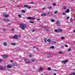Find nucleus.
<instances>
[{
	"mask_svg": "<svg viewBox=\"0 0 75 75\" xmlns=\"http://www.w3.org/2000/svg\"><path fill=\"white\" fill-rule=\"evenodd\" d=\"M30 4H34V3H33V2H31V3H30Z\"/></svg>",
	"mask_w": 75,
	"mask_h": 75,
	"instance_id": "e2e57ef3",
	"label": "nucleus"
},
{
	"mask_svg": "<svg viewBox=\"0 0 75 75\" xmlns=\"http://www.w3.org/2000/svg\"><path fill=\"white\" fill-rule=\"evenodd\" d=\"M54 75H56V73L54 74Z\"/></svg>",
	"mask_w": 75,
	"mask_h": 75,
	"instance_id": "338daca9",
	"label": "nucleus"
},
{
	"mask_svg": "<svg viewBox=\"0 0 75 75\" xmlns=\"http://www.w3.org/2000/svg\"><path fill=\"white\" fill-rule=\"evenodd\" d=\"M73 31H74V33H75V30H74Z\"/></svg>",
	"mask_w": 75,
	"mask_h": 75,
	"instance_id": "774afa93",
	"label": "nucleus"
},
{
	"mask_svg": "<svg viewBox=\"0 0 75 75\" xmlns=\"http://www.w3.org/2000/svg\"><path fill=\"white\" fill-rule=\"evenodd\" d=\"M24 61L26 62V63H28V64H29L30 62V61L28 59H25L24 60Z\"/></svg>",
	"mask_w": 75,
	"mask_h": 75,
	"instance_id": "f03ea898",
	"label": "nucleus"
},
{
	"mask_svg": "<svg viewBox=\"0 0 75 75\" xmlns=\"http://www.w3.org/2000/svg\"><path fill=\"white\" fill-rule=\"evenodd\" d=\"M58 31H59V32H62V29H58Z\"/></svg>",
	"mask_w": 75,
	"mask_h": 75,
	"instance_id": "dca6fc26",
	"label": "nucleus"
},
{
	"mask_svg": "<svg viewBox=\"0 0 75 75\" xmlns=\"http://www.w3.org/2000/svg\"><path fill=\"white\" fill-rule=\"evenodd\" d=\"M47 41V42H49V44H52V42H50V41H51V40H50V39H48Z\"/></svg>",
	"mask_w": 75,
	"mask_h": 75,
	"instance_id": "f8f14e48",
	"label": "nucleus"
},
{
	"mask_svg": "<svg viewBox=\"0 0 75 75\" xmlns=\"http://www.w3.org/2000/svg\"><path fill=\"white\" fill-rule=\"evenodd\" d=\"M63 15H66V13H63Z\"/></svg>",
	"mask_w": 75,
	"mask_h": 75,
	"instance_id": "de8ad7c7",
	"label": "nucleus"
},
{
	"mask_svg": "<svg viewBox=\"0 0 75 75\" xmlns=\"http://www.w3.org/2000/svg\"><path fill=\"white\" fill-rule=\"evenodd\" d=\"M12 66L11 65H8L7 66V68H11Z\"/></svg>",
	"mask_w": 75,
	"mask_h": 75,
	"instance_id": "39448f33",
	"label": "nucleus"
},
{
	"mask_svg": "<svg viewBox=\"0 0 75 75\" xmlns=\"http://www.w3.org/2000/svg\"><path fill=\"white\" fill-rule=\"evenodd\" d=\"M51 21H52V22H54V21H55L53 19H51Z\"/></svg>",
	"mask_w": 75,
	"mask_h": 75,
	"instance_id": "2f4dec72",
	"label": "nucleus"
},
{
	"mask_svg": "<svg viewBox=\"0 0 75 75\" xmlns=\"http://www.w3.org/2000/svg\"><path fill=\"white\" fill-rule=\"evenodd\" d=\"M28 8H31V6H28Z\"/></svg>",
	"mask_w": 75,
	"mask_h": 75,
	"instance_id": "72a5a7b5",
	"label": "nucleus"
},
{
	"mask_svg": "<svg viewBox=\"0 0 75 75\" xmlns=\"http://www.w3.org/2000/svg\"><path fill=\"white\" fill-rule=\"evenodd\" d=\"M51 57V55L50 54H47V58H48V57Z\"/></svg>",
	"mask_w": 75,
	"mask_h": 75,
	"instance_id": "4be33fe9",
	"label": "nucleus"
},
{
	"mask_svg": "<svg viewBox=\"0 0 75 75\" xmlns=\"http://www.w3.org/2000/svg\"><path fill=\"white\" fill-rule=\"evenodd\" d=\"M20 37H21V36H20V35H19L18 36V38H20Z\"/></svg>",
	"mask_w": 75,
	"mask_h": 75,
	"instance_id": "5fc2aeb1",
	"label": "nucleus"
},
{
	"mask_svg": "<svg viewBox=\"0 0 75 75\" xmlns=\"http://www.w3.org/2000/svg\"><path fill=\"white\" fill-rule=\"evenodd\" d=\"M68 60H66L64 61H62V64H65V63L68 62Z\"/></svg>",
	"mask_w": 75,
	"mask_h": 75,
	"instance_id": "20e7f679",
	"label": "nucleus"
},
{
	"mask_svg": "<svg viewBox=\"0 0 75 75\" xmlns=\"http://www.w3.org/2000/svg\"><path fill=\"white\" fill-rule=\"evenodd\" d=\"M42 10H45V8H42Z\"/></svg>",
	"mask_w": 75,
	"mask_h": 75,
	"instance_id": "6e6d98bb",
	"label": "nucleus"
},
{
	"mask_svg": "<svg viewBox=\"0 0 75 75\" xmlns=\"http://www.w3.org/2000/svg\"><path fill=\"white\" fill-rule=\"evenodd\" d=\"M58 53H59V54H62V52H58Z\"/></svg>",
	"mask_w": 75,
	"mask_h": 75,
	"instance_id": "ea45409f",
	"label": "nucleus"
},
{
	"mask_svg": "<svg viewBox=\"0 0 75 75\" xmlns=\"http://www.w3.org/2000/svg\"><path fill=\"white\" fill-rule=\"evenodd\" d=\"M74 0H71L70 1H71V2H73L74 1Z\"/></svg>",
	"mask_w": 75,
	"mask_h": 75,
	"instance_id": "8fccbe9b",
	"label": "nucleus"
},
{
	"mask_svg": "<svg viewBox=\"0 0 75 75\" xmlns=\"http://www.w3.org/2000/svg\"><path fill=\"white\" fill-rule=\"evenodd\" d=\"M70 75H75V73H71L70 74Z\"/></svg>",
	"mask_w": 75,
	"mask_h": 75,
	"instance_id": "6ab92c4d",
	"label": "nucleus"
},
{
	"mask_svg": "<svg viewBox=\"0 0 75 75\" xmlns=\"http://www.w3.org/2000/svg\"><path fill=\"white\" fill-rule=\"evenodd\" d=\"M44 29L46 31H47V32H49V30H48V29L47 28H44Z\"/></svg>",
	"mask_w": 75,
	"mask_h": 75,
	"instance_id": "1a4fd4ad",
	"label": "nucleus"
},
{
	"mask_svg": "<svg viewBox=\"0 0 75 75\" xmlns=\"http://www.w3.org/2000/svg\"><path fill=\"white\" fill-rule=\"evenodd\" d=\"M43 70V68L42 67H40L39 70V71H41Z\"/></svg>",
	"mask_w": 75,
	"mask_h": 75,
	"instance_id": "f3484780",
	"label": "nucleus"
},
{
	"mask_svg": "<svg viewBox=\"0 0 75 75\" xmlns=\"http://www.w3.org/2000/svg\"><path fill=\"white\" fill-rule=\"evenodd\" d=\"M54 48H55V47H54V46H51V47H50L49 48H50V49H54Z\"/></svg>",
	"mask_w": 75,
	"mask_h": 75,
	"instance_id": "412c9836",
	"label": "nucleus"
},
{
	"mask_svg": "<svg viewBox=\"0 0 75 75\" xmlns=\"http://www.w3.org/2000/svg\"><path fill=\"white\" fill-rule=\"evenodd\" d=\"M33 48H36V47H35V46H34L33 47Z\"/></svg>",
	"mask_w": 75,
	"mask_h": 75,
	"instance_id": "0e129e2a",
	"label": "nucleus"
},
{
	"mask_svg": "<svg viewBox=\"0 0 75 75\" xmlns=\"http://www.w3.org/2000/svg\"><path fill=\"white\" fill-rule=\"evenodd\" d=\"M27 19L28 20H34L35 19V18H33L32 17H29L27 18Z\"/></svg>",
	"mask_w": 75,
	"mask_h": 75,
	"instance_id": "7ed1b4c3",
	"label": "nucleus"
},
{
	"mask_svg": "<svg viewBox=\"0 0 75 75\" xmlns=\"http://www.w3.org/2000/svg\"><path fill=\"white\" fill-rule=\"evenodd\" d=\"M13 38H14V39H18V37H17V35H15L14 37H13Z\"/></svg>",
	"mask_w": 75,
	"mask_h": 75,
	"instance_id": "0eeeda50",
	"label": "nucleus"
},
{
	"mask_svg": "<svg viewBox=\"0 0 75 75\" xmlns=\"http://www.w3.org/2000/svg\"><path fill=\"white\" fill-rule=\"evenodd\" d=\"M48 8L49 9H51V8H52V7L51 6H50V7H49Z\"/></svg>",
	"mask_w": 75,
	"mask_h": 75,
	"instance_id": "a19ab883",
	"label": "nucleus"
},
{
	"mask_svg": "<svg viewBox=\"0 0 75 75\" xmlns=\"http://www.w3.org/2000/svg\"><path fill=\"white\" fill-rule=\"evenodd\" d=\"M59 21H57V25H59Z\"/></svg>",
	"mask_w": 75,
	"mask_h": 75,
	"instance_id": "bb28decb",
	"label": "nucleus"
},
{
	"mask_svg": "<svg viewBox=\"0 0 75 75\" xmlns=\"http://www.w3.org/2000/svg\"><path fill=\"white\" fill-rule=\"evenodd\" d=\"M11 45H13V46H14L16 45V43H11Z\"/></svg>",
	"mask_w": 75,
	"mask_h": 75,
	"instance_id": "a211bd4d",
	"label": "nucleus"
},
{
	"mask_svg": "<svg viewBox=\"0 0 75 75\" xmlns=\"http://www.w3.org/2000/svg\"><path fill=\"white\" fill-rule=\"evenodd\" d=\"M8 16H9V15H6L5 16V17L7 18V17H8Z\"/></svg>",
	"mask_w": 75,
	"mask_h": 75,
	"instance_id": "c85d7f7f",
	"label": "nucleus"
},
{
	"mask_svg": "<svg viewBox=\"0 0 75 75\" xmlns=\"http://www.w3.org/2000/svg\"><path fill=\"white\" fill-rule=\"evenodd\" d=\"M20 27L23 30L25 29V28L26 27V26H25V25L24 24H20Z\"/></svg>",
	"mask_w": 75,
	"mask_h": 75,
	"instance_id": "f257e3e1",
	"label": "nucleus"
},
{
	"mask_svg": "<svg viewBox=\"0 0 75 75\" xmlns=\"http://www.w3.org/2000/svg\"><path fill=\"white\" fill-rule=\"evenodd\" d=\"M65 47H68V45H65Z\"/></svg>",
	"mask_w": 75,
	"mask_h": 75,
	"instance_id": "37998d69",
	"label": "nucleus"
},
{
	"mask_svg": "<svg viewBox=\"0 0 75 75\" xmlns=\"http://www.w3.org/2000/svg\"><path fill=\"white\" fill-rule=\"evenodd\" d=\"M22 5H21V6H18V7H22Z\"/></svg>",
	"mask_w": 75,
	"mask_h": 75,
	"instance_id": "864d4df0",
	"label": "nucleus"
},
{
	"mask_svg": "<svg viewBox=\"0 0 75 75\" xmlns=\"http://www.w3.org/2000/svg\"><path fill=\"white\" fill-rule=\"evenodd\" d=\"M54 44H56V43H57V42H56V41H54Z\"/></svg>",
	"mask_w": 75,
	"mask_h": 75,
	"instance_id": "3c124183",
	"label": "nucleus"
},
{
	"mask_svg": "<svg viewBox=\"0 0 75 75\" xmlns=\"http://www.w3.org/2000/svg\"><path fill=\"white\" fill-rule=\"evenodd\" d=\"M68 51V52H69V51H71V49H69L68 50H67Z\"/></svg>",
	"mask_w": 75,
	"mask_h": 75,
	"instance_id": "4c0bfd02",
	"label": "nucleus"
},
{
	"mask_svg": "<svg viewBox=\"0 0 75 75\" xmlns=\"http://www.w3.org/2000/svg\"><path fill=\"white\" fill-rule=\"evenodd\" d=\"M41 16L42 17L45 16H46V14L45 13H42L41 14Z\"/></svg>",
	"mask_w": 75,
	"mask_h": 75,
	"instance_id": "9b49d317",
	"label": "nucleus"
},
{
	"mask_svg": "<svg viewBox=\"0 0 75 75\" xmlns=\"http://www.w3.org/2000/svg\"><path fill=\"white\" fill-rule=\"evenodd\" d=\"M11 62H13V60H11Z\"/></svg>",
	"mask_w": 75,
	"mask_h": 75,
	"instance_id": "4d7b16f0",
	"label": "nucleus"
},
{
	"mask_svg": "<svg viewBox=\"0 0 75 75\" xmlns=\"http://www.w3.org/2000/svg\"><path fill=\"white\" fill-rule=\"evenodd\" d=\"M61 48H62V49L64 48V46H62L61 47Z\"/></svg>",
	"mask_w": 75,
	"mask_h": 75,
	"instance_id": "a18cd8bd",
	"label": "nucleus"
},
{
	"mask_svg": "<svg viewBox=\"0 0 75 75\" xmlns=\"http://www.w3.org/2000/svg\"><path fill=\"white\" fill-rule=\"evenodd\" d=\"M32 62H34V61H35V60H34V59H32Z\"/></svg>",
	"mask_w": 75,
	"mask_h": 75,
	"instance_id": "473e14b6",
	"label": "nucleus"
},
{
	"mask_svg": "<svg viewBox=\"0 0 75 75\" xmlns=\"http://www.w3.org/2000/svg\"><path fill=\"white\" fill-rule=\"evenodd\" d=\"M69 11H70L68 9H67V11H65V13H69Z\"/></svg>",
	"mask_w": 75,
	"mask_h": 75,
	"instance_id": "ddd939ff",
	"label": "nucleus"
},
{
	"mask_svg": "<svg viewBox=\"0 0 75 75\" xmlns=\"http://www.w3.org/2000/svg\"><path fill=\"white\" fill-rule=\"evenodd\" d=\"M18 16L19 17V18H21V14H18Z\"/></svg>",
	"mask_w": 75,
	"mask_h": 75,
	"instance_id": "a878e982",
	"label": "nucleus"
},
{
	"mask_svg": "<svg viewBox=\"0 0 75 75\" xmlns=\"http://www.w3.org/2000/svg\"><path fill=\"white\" fill-rule=\"evenodd\" d=\"M3 20L4 21H8V19L7 18H4V19Z\"/></svg>",
	"mask_w": 75,
	"mask_h": 75,
	"instance_id": "9d476101",
	"label": "nucleus"
},
{
	"mask_svg": "<svg viewBox=\"0 0 75 75\" xmlns=\"http://www.w3.org/2000/svg\"><path fill=\"white\" fill-rule=\"evenodd\" d=\"M6 14L4 13V17L6 16Z\"/></svg>",
	"mask_w": 75,
	"mask_h": 75,
	"instance_id": "c03bdc74",
	"label": "nucleus"
},
{
	"mask_svg": "<svg viewBox=\"0 0 75 75\" xmlns=\"http://www.w3.org/2000/svg\"><path fill=\"white\" fill-rule=\"evenodd\" d=\"M2 31H6V29L4 28H3L2 29Z\"/></svg>",
	"mask_w": 75,
	"mask_h": 75,
	"instance_id": "e433bc0d",
	"label": "nucleus"
},
{
	"mask_svg": "<svg viewBox=\"0 0 75 75\" xmlns=\"http://www.w3.org/2000/svg\"><path fill=\"white\" fill-rule=\"evenodd\" d=\"M24 7H28V5H24Z\"/></svg>",
	"mask_w": 75,
	"mask_h": 75,
	"instance_id": "7c9ffc66",
	"label": "nucleus"
},
{
	"mask_svg": "<svg viewBox=\"0 0 75 75\" xmlns=\"http://www.w3.org/2000/svg\"><path fill=\"white\" fill-rule=\"evenodd\" d=\"M44 41L45 43H47V39L45 38H44Z\"/></svg>",
	"mask_w": 75,
	"mask_h": 75,
	"instance_id": "4468645a",
	"label": "nucleus"
},
{
	"mask_svg": "<svg viewBox=\"0 0 75 75\" xmlns=\"http://www.w3.org/2000/svg\"><path fill=\"white\" fill-rule=\"evenodd\" d=\"M7 57H8V56H7V55H5L3 56V57L4 58H7Z\"/></svg>",
	"mask_w": 75,
	"mask_h": 75,
	"instance_id": "6e6552de",
	"label": "nucleus"
},
{
	"mask_svg": "<svg viewBox=\"0 0 75 75\" xmlns=\"http://www.w3.org/2000/svg\"><path fill=\"white\" fill-rule=\"evenodd\" d=\"M47 70H48V71H51V69L50 67H49L47 69Z\"/></svg>",
	"mask_w": 75,
	"mask_h": 75,
	"instance_id": "393cba45",
	"label": "nucleus"
},
{
	"mask_svg": "<svg viewBox=\"0 0 75 75\" xmlns=\"http://www.w3.org/2000/svg\"><path fill=\"white\" fill-rule=\"evenodd\" d=\"M53 6H56V4H55V3H54L53 4Z\"/></svg>",
	"mask_w": 75,
	"mask_h": 75,
	"instance_id": "f704fd0d",
	"label": "nucleus"
},
{
	"mask_svg": "<svg viewBox=\"0 0 75 75\" xmlns=\"http://www.w3.org/2000/svg\"><path fill=\"white\" fill-rule=\"evenodd\" d=\"M70 21H72V18H71L70 19Z\"/></svg>",
	"mask_w": 75,
	"mask_h": 75,
	"instance_id": "49530a36",
	"label": "nucleus"
},
{
	"mask_svg": "<svg viewBox=\"0 0 75 75\" xmlns=\"http://www.w3.org/2000/svg\"><path fill=\"white\" fill-rule=\"evenodd\" d=\"M46 15L48 16H51L52 15V13L51 12H49L48 13H46Z\"/></svg>",
	"mask_w": 75,
	"mask_h": 75,
	"instance_id": "423d86ee",
	"label": "nucleus"
},
{
	"mask_svg": "<svg viewBox=\"0 0 75 75\" xmlns=\"http://www.w3.org/2000/svg\"><path fill=\"white\" fill-rule=\"evenodd\" d=\"M57 11H55V12H54V14H57Z\"/></svg>",
	"mask_w": 75,
	"mask_h": 75,
	"instance_id": "79ce46f5",
	"label": "nucleus"
},
{
	"mask_svg": "<svg viewBox=\"0 0 75 75\" xmlns=\"http://www.w3.org/2000/svg\"><path fill=\"white\" fill-rule=\"evenodd\" d=\"M67 18L68 20V19H69V17H67Z\"/></svg>",
	"mask_w": 75,
	"mask_h": 75,
	"instance_id": "09e8293b",
	"label": "nucleus"
},
{
	"mask_svg": "<svg viewBox=\"0 0 75 75\" xmlns=\"http://www.w3.org/2000/svg\"><path fill=\"white\" fill-rule=\"evenodd\" d=\"M21 12L23 13H25V11L24 10H22L21 11Z\"/></svg>",
	"mask_w": 75,
	"mask_h": 75,
	"instance_id": "b1692460",
	"label": "nucleus"
},
{
	"mask_svg": "<svg viewBox=\"0 0 75 75\" xmlns=\"http://www.w3.org/2000/svg\"><path fill=\"white\" fill-rule=\"evenodd\" d=\"M34 31H35V30H32V32H34Z\"/></svg>",
	"mask_w": 75,
	"mask_h": 75,
	"instance_id": "680f3d73",
	"label": "nucleus"
},
{
	"mask_svg": "<svg viewBox=\"0 0 75 75\" xmlns=\"http://www.w3.org/2000/svg\"><path fill=\"white\" fill-rule=\"evenodd\" d=\"M9 25H10L11 24V23H9L8 24Z\"/></svg>",
	"mask_w": 75,
	"mask_h": 75,
	"instance_id": "69168bd1",
	"label": "nucleus"
},
{
	"mask_svg": "<svg viewBox=\"0 0 75 75\" xmlns=\"http://www.w3.org/2000/svg\"><path fill=\"white\" fill-rule=\"evenodd\" d=\"M37 20L38 21V20H40V18H38V19H37Z\"/></svg>",
	"mask_w": 75,
	"mask_h": 75,
	"instance_id": "052dcab7",
	"label": "nucleus"
},
{
	"mask_svg": "<svg viewBox=\"0 0 75 75\" xmlns=\"http://www.w3.org/2000/svg\"><path fill=\"white\" fill-rule=\"evenodd\" d=\"M12 64H13V65H14V66H17V65H18L17 64H16V63H13Z\"/></svg>",
	"mask_w": 75,
	"mask_h": 75,
	"instance_id": "2eb2a0df",
	"label": "nucleus"
},
{
	"mask_svg": "<svg viewBox=\"0 0 75 75\" xmlns=\"http://www.w3.org/2000/svg\"><path fill=\"white\" fill-rule=\"evenodd\" d=\"M11 31H14V29H12V30H11Z\"/></svg>",
	"mask_w": 75,
	"mask_h": 75,
	"instance_id": "bf43d9fd",
	"label": "nucleus"
},
{
	"mask_svg": "<svg viewBox=\"0 0 75 75\" xmlns=\"http://www.w3.org/2000/svg\"><path fill=\"white\" fill-rule=\"evenodd\" d=\"M63 9H64V10H66V9H67V7H66L65 6H63Z\"/></svg>",
	"mask_w": 75,
	"mask_h": 75,
	"instance_id": "cd10ccee",
	"label": "nucleus"
},
{
	"mask_svg": "<svg viewBox=\"0 0 75 75\" xmlns=\"http://www.w3.org/2000/svg\"><path fill=\"white\" fill-rule=\"evenodd\" d=\"M62 40H64V39H65V37H62L61 38Z\"/></svg>",
	"mask_w": 75,
	"mask_h": 75,
	"instance_id": "c9c22d12",
	"label": "nucleus"
},
{
	"mask_svg": "<svg viewBox=\"0 0 75 75\" xmlns=\"http://www.w3.org/2000/svg\"><path fill=\"white\" fill-rule=\"evenodd\" d=\"M3 61V60H0V62H2Z\"/></svg>",
	"mask_w": 75,
	"mask_h": 75,
	"instance_id": "13d9d810",
	"label": "nucleus"
},
{
	"mask_svg": "<svg viewBox=\"0 0 75 75\" xmlns=\"http://www.w3.org/2000/svg\"><path fill=\"white\" fill-rule=\"evenodd\" d=\"M29 23H34V21L31 22V21H30Z\"/></svg>",
	"mask_w": 75,
	"mask_h": 75,
	"instance_id": "c756f323",
	"label": "nucleus"
},
{
	"mask_svg": "<svg viewBox=\"0 0 75 75\" xmlns=\"http://www.w3.org/2000/svg\"><path fill=\"white\" fill-rule=\"evenodd\" d=\"M3 69V68H2V67L0 66V70H1V69Z\"/></svg>",
	"mask_w": 75,
	"mask_h": 75,
	"instance_id": "58836bf2",
	"label": "nucleus"
},
{
	"mask_svg": "<svg viewBox=\"0 0 75 75\" xmlns=\"http://www.w3.org/2000/svg\"><path fill=\"white\" fill-rule=\"evenodd\" d=\"M4 46H7V43L4 42Z\"/></svg>",
	"mask_w": 75,
	"mask_h": 75,
	"instance_id": "aec40b11",
	"label": "nucleus"
},
{
	"mask_svg": "<svg viewBox=\"0 0 75 75\" xmlns=\"http://www.w3.org/2000/svg\"><path fill=\"white\" fill-rule=\"evenodd\" d=\"M33 68H34V69H35V67L34 66H33Z\"/></svg>",
	"mask_w": 75,
	"mask_h": 75,
	"instance_id": "603ef678",
	"label": "nucleus"
},
{
	"mask_svg": "<svg viewBox=\"0 0 75 75\" xmlns=\"http://www.w3.org/2000/svg\"><path fill=\"white\" fill-rule=\"evenodd\" d=\"M54 31L56 33H58V30H57V29H55L54 30Z\"/></svg>",
	"mask_w": 75,
	"mask_h": 75,
	"instance_id": "5701e85b",
	"label": "nucleus"
}]
</instances>
